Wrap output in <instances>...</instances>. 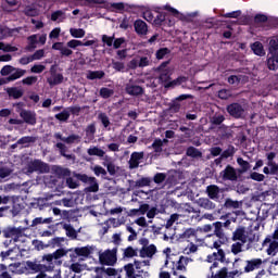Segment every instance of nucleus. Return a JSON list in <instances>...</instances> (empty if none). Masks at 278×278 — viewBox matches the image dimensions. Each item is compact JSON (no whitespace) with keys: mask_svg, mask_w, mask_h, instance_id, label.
Listing matches in <instances>:
<instances>
[{"mask_svg":"<svg viewBox=\"0 0 278 278\" xmlns=\"http://www.w3.org/2000/svg\"><path fill=\"white\" fill-rule=\"evenodd\" d=\"M206 262H208L211 265V277L212 278H233L236 275H239L240 271H227V267L222 268L220 270L214 273V268H218V264L220 262H225V251L218 250L217 252H213L210 254L206 258Z\"/></svg>","mask_w":278,"mask_h":278,"instance_id":"obj_1","label":"nucleus"},{"mask_svg":"<svg viewBox=\"0 0 278 278\" xmlns=\"http://www.w3.org/2000/svg\"><path fill=\"white\" fill-rule=\"evenodd\" d=\"M53 138H55V140H60L55 144L56 149L60 152V155H62V157H65V160H72V162H75V154L66 153V144L70 147L73 144H79V142H81V136L77 134H71L67 137H64L62 132H54Z\"/></svg>","mask_w":278,"mask_h":278,"instance_id":"obj_2","label":"nucleus"},{"mask_svg":"<svg viewBox=\"0 0 278 278\" xmlns=\"http://www.w3.org/2000/svg\"><path fill=\"white\" fill-rule=\"evenodd\" d=\"M91 45H94V41L88 40L83 42L80 40L73 39L70 40L67 45L55 42L52 45V49H54V51H60L62 58H71V55H73V50L71 49H77V47H91Z\"/></svg>","mask_w":278,"mask_h":278,"instance_id":"obj_3","label":"nucleus"},{"mask_svg":"<svg viewBox=\"0 0 278 278\" xmlns=\"http://www.w3.org/2000/svg\"><path fill=\"white\" fill-rule=\"evenodd\" d=\"M269 54L267 59V68L269 71H277L278 68V37H273L269 40Z\"/></svg>","mask_w":278,"mask_h":278,"instance_id":"obj_4","label":"nucleus"},{"mask_svg":"<svg viewBox=\"0 0 278 278\" xmlns=\"http://www.w3.org/2000/svg\"><path fill=\"white\" fill-rule=\"evenodd\" d=\"M66 253H68V251L61 248V249H58L52 254L45 255L43 262H47V264H48L47 270H53V268H55V265L60 266V264H62V261H60V260H62V257H64V255H66Z\"/></svg>","mask_w":278,"mask_h":278,"instance_id":"obj_5","label":"nucleus"},{"mask_svg":"<svg viewBox=\"0 0 278 278\" xmlns=\"http://www.w3.org/2000/svg\"><path fill=\"white\" fill-rule=\"evenodd\" d=\"M159 79L161 84H164L165 88H175V86H181V84H186V81H188V78L185 76H179L170 81V72L168 70H163Z\"/></svg>","mask_w":278,"mask_h":278,"instance_id":"obj_6","label":"nucleus"},{"mask_svg":"<svg viewBox=\"0 0 278 278\" xmlns=\"http://www.w3.org/2000/svg\"><path fill=\"white\" fill-rule=\"evenodd\" d=\"M226 111L232 118H244V116H247V104L232 102L227 105Z\"/></svg>","mask_w":278,"mask_h":278,"instance_id":"obj_7","label":"nucleus"},{"mask_svg":"<svg viewBox=\"0 0 278 278\" xmlns=\"http://www.w3.org/2000/svg\"><path fill=\"white\" fill-rule=\"evenodd\" d=\"M117 249L105 250L104 252H99V262L102 266H114L117 262L116 253Z\"/></svg>","mask_w":278,"mask_h":278,"instance_id":"obj_8","label":"nucleus"},{"mask_svg":"<svg viewBox=\"0 0 278 278\" xmlns=\"http://www.w3.org/2000/svg\"><path fill=\"white\" fill-rule=\"evenodd\" d=\"M49 170H50L49 164H47L40 160H34V161L29 162L26 167V173L28 175H31V173L45 174V173H49Z\"/></svg>","mask_w":278,"mask_h":278,"instance_id":"obj_9","label":"nucleus"},{"mask_svg":"<svg viewBox=\"0 0 278 278\" xmlns=\"http://www.w3.org/2000/svg\"><path fill=\"white\" fill-rule=\"evenodd\" d=\"M232 240H233V242H238V240H239V242H242V244H247V242H249V244L247 247V251H249V249H251V242H253V238H249L247 228H244V227H239L233 231Z\"/></svg>","mask_w":278,"mask_h":278,"instance_id":"obj_10","label":"nucleus"},{"mask_svg":"<svg viewBox=\"0 0 278 278\" xmlns=\"http://www.w3.org/2000/svg\"><path fill=\"white\" fill-rule=\"evenodd\" d=\"M78 179L79 181H83V184H87V187L85 188L86 192H99V182L96 177L79 174Z\"/></svg>","mask_w":278,"mask_h":278,"instance_id":"obj_11","label":"nucleus"},{"mask_svg":"<svg viewBox=\"0 0 278 278\" xmlns=\"http://www.w3.org/2000/svg\"><path fill=\"white\" fill-rule=\"evenodd\" d=\"M47 42V36H29L28 37V45L26 46V51H34L38 49V47H42Z\"/></svg>","mask_w":278,"mask_h":278,"instance_id":"obj_12","label":"nucleus"},{"mask_svg":"<svg viewBox=\"0 0 278 278\" xmlns=\"http://www.w3.org/2000/svg\"><path fill=\"white\" fill-rule=\"evenodd\" d=\"M153 181L157 186H160V184H164L165 181V186H167V188H173V186L176 184L175 177H167L164 173H156L153 177Z\"/></svg>","mask_w":278,"mask_h":278,"instance_id":"obj_13","label":"nucleus"},{"mask_svg":"<svg viewBox=\"0 0 278 278\" xmlns=\"http://www.w3.org/2000/svg\"><path fill=\"white\" fill-rule=\"evenodd\" d=\"M220 176L224 181H238V169L231 165H227L225 169L220 172Z\"/></svg>","mask_w":278,"mask_h":278,"instance_id":"obj_14","label":"nucleus"},{"mask_svg":"<svg viewBox=\"0 0 278 278\" xmlns=\"http://www.w3.org/2000/svg\"><path fill=\"white\" fill-rule=\"evenodd\" d=\"M94 273L96 275L93 278H103V277H117L118 276V270L112 267H94Z\"/></svg>","mask_w":278,"mask_h":278,"instance_id":"obj_15","label":"nucleus"},{"mask_svg":"<svg viewBox=\"0 0 278 278\" xmlns=\"http://www.w3.org/2000/svg\"><path fill=\"white\" fill-rule=\"evenodd\" d=\"M166 10H168L169 12H172V14L174 16H176V18H179L180 21H192V18H194L199 13L198 12H191V13H180L179 11H177V9L170 8V7H166Z\"/></svg>","mask_w":278,"mask_h":278,"instance_id":"obj_16","label":"nucleus"},{"mask_svg":"<svg viewBox=\"0 0 278 278\" xmlns=\"http://www.w3.org/2000/svg\"><path fill=\"white\" fill-rule=\"evenodd\" d=\"M125 90L130 97H141V94H144V89L140 85L131 83L126 84Z\"/></svg>","mask_w":278,"mask_h":278,"instance_id":"obj_17","label":"nucleus"},{"mask_svg":"<svg viewBox=\"0 0 278 278\" xmlns=\"http://www.w3.org/2000/svg\"><path fill=\"white\" fill-rule=\"evenodd\" d=\"M144 160V152H132L128 161L130 170L140 166V161Z\"/></svg>","mask_w":278,"mask_h":278,"instance_id":"obj_18","label":"nucleus"},{"mask_svg":"<svg viewBox=\"0 0 278 278\" xmlns=\"http://www.w3.org/2000/svg\"><path fill=\"white\" fill-rule=\"evenodd\" d=\"M20 116L21 118H23L24 123H26L27 125L34 126L37 123L36 112L34 111L22 110L20 112Z\"/></svg>","mask_w":278,"mask_h":278,"instance_id":"obj_19","label":"nucleus"},{"mask_svg":"<svg viewBox=\"0 0 278 278\" xmlns=\"http://www.w3.org/2000/svg\"><path fill=\"white\" fill-rule=\"evenodd\" d=\"M94 251H97V247L86 245L81 248H75L74 253H76L79 257H90Z\"/></svg>","mask_w":278,"mask_h":278,"instance_id":"obj_20","label":"nucleus"},{"mask_svg":"<svg viewBox=\"0 0 278 278\" xmlns=\"http://www.w3.org/2000/svg\"><path fill=\"white\" fill-rule=\"evenodd\" d=\"M255 27H261V29H268L270 25V21H268V16L265 14H256L254 17Z\"/></svg>","mask_w":278,"mask_h":278,"instance_id":"obj_21","label":"nucleus"},{"mask_svg":"<svg viewBox=\"0 0 278 278\" xmlns=\"http://www.w3.org/2000/svg\"><path fill=\"white\" fill-rule=\"evenodd\" d=\"M197 205L199 207H202V210L212 211L216 210V203L212 202V200L207 198H200L195 201Z\"/></svg>","mask_w":278,"mask_h":278,"instance_id":"obj_22","label":"nucleus"},{"mask_svg":"<svg viewBox=\"0 0 278 278\" xmlns=\"http://www.w3.org/2000/svg\"><path fill=\"white\" fill-rule=\"evenodd\" d=\"M206 194L212 201H218L220 199V188L216 185H210L206 187Z\"/></svg>","mask_w":278,"mask_h":278,"instance_id":"obj_23","label":"nucleus"},{"mask_svg":"<svg viewBox=\"0 0 278 278\" xmlns=\"http://www.w3.org/2000/svg\"><path fill=\"white\" fill-rule=\"evenodd\" d=\"M134 25L136 33L140 36H147V34H149V26L144 21L137 20Z\"/></svg>","mask_w":278,"mask_h":278,"instance_id":"obj_24","label":"nucleus"},{"mask_svg":"<svg viewBox=\"0 0 278 278\" xmlns=\"http://www.w3.org/2000/svg\"><path fill=\"white\" fill-rule=\"evenodd\" d=\"M87 153L91 157H99V160H103V157H105V151L98 146H91L87 150Z\"/></svg>","mask_w":278,"mask_h":278,"instance_id":"obj_25","label":"nucleus"},{"mask_svg":"<svg viewBox=\"0 0 278 278\" xmlns=\"http://www.w3.org/2000/svg\"><path fill=\"white\" fill-rule=\"evenodd\" d=\"M262 266V258H253L251 261H247V265L244 267V273H253V270H257Z\"/></svg>","mask_w":278,"mask_h":278,"instance_id":"obj_26","label":"nucleus"},{"mask_svg":"<svg viewBox=\"0 0 278 278\" xmlns=\"http://www.w3.org/2000/svg\"><path fill=\"white\" fill-rule=\"evenodd\" d=\"M47 81L51 88H53V86H60V84L64 81V75H62V73L52 74L47 78Z\"/></svg>","mask_w":278,"mask_h":278,"instance_id":"obj_27","label":"nucleus"},{"mask_svg":"<svg viewBox=\"0 0 278 278\" xmlns=\"http://www.w3.org/2000/svg\"><path fill=\"white\" fill-rule=\"evenodd\" d=\"M264 242H268L269 247L266 250L267 255L275 257L278 253V241L270 238H266Z\"/></svg>","mask_w":278,"mask_h":278,"instance_id":"obj_28","label":"nucleus"},{"mask_svg":"<svg viewBox=\"0 0 278 278\" xmlns=\"http://www.w3.org/2000/svg\"><path fill=\"white\" fill-rule=\"evenodd\" d=\"M237 164L240 166V168L237 169L239 175H244V173H248L251 168V163H249V161H244L242 157L237 159Z\"/></svg>","mask_w":278,"mask_h":278,"instance_id":"obj_29","label":"nucleus"},{"mask_svg":"<svg viewBox=\"0 0 278 278\" xmlns=\"http://www.w3.org/2000/svg\"><path fill=\"white\" fill-rule=\"evenodd\" d=\"M154 253H157V248L154 244H150L140 250V257H153Z\"/></svg>","mask_w":278,"mask_h":278,"instance_id":"obj_30","label":"nucleus"},{"mask_svg":"<svg viewBox=\"0 0 278 278\" xmlns=\"http://www.w3.org/2000/svg\"><path fill=\"white\" fill-rule=\"evenodd\" d=\"M87 79L90 81H94V79H103L105 77V72L99 70V71H87L86 73Z\"/></svg>","mask_w":278,"mask_h":278,"instance_id":"obj_31","label":"nucleus"},{"mask_svg":"<svg viewBox=\"0 0 278 278\" xmlns=\"http://www.w3.org/2000/svg\"><path fill=\"white\" fill-rule=\"evenodd\" d=\"M25 73H27V71L15 67L13 68L11 75L7 77V81H16V79H21V77H23Z\"/></svg>","mask_w":278,"mask_h":278,"instance_id":"obj_32","label":"nucleus"},{"mask_svg":"<svg viewBox=\"0 0 278 278\" xmlns=\"http://www.w3.org/2000/svg\"><path fill=\"white\" fill-rule=\"evenodd\" d=\"M13 170L14 169H12V164L10 163L0 165V179H8V177L12 175Z\"/></svg>","mask_w":278,"mask_h":278,"instance_id":"obj_33","label":"nucleus"},{"mask_svg":"<svg viewBox=\"0 0 278 278\" xmlns=\"http://www.w3.org/2000/svg\"><path fill=\"white\" fill-rule=\"evenodd\" d=\"M251 49L255 55H258L260 58H264L266 55V51H264V46L260 41H255L251 45Z\"/></svg>","mask_w":278,"mask_h":278,"instance_id":"obj_34","label":"nucleus"},{"mask_svg":"<svg viewBox=\"0 0 278 278\" xmlns=\"http://www.w3.org/2000/svg\"><path fill=\"white\" fill-rule=\"evenodd\" d=\"M36 142V137L31 136H25L17 140V144L22 147V149H27L30 144H34Z\"/></svg>","mask_w":278,"mask_h":278,"instance_id":"obj_35","label":"nucleus"},{"mask_svg":"<svg viewBox=\"0 0 278 278\" xmlns=\"http://www.w3.org/2000/svg\"><path fill=\"white\" fill-rule=\"evenodd\" d=\"M213 232L219 240H224L225 232H223V222L213 223Z\"/></svg>","mask_w":278,"mask_h":278,"instance_id":"obj_36","label":"nucleus"},{"mask_svg":"<svg viewBox=\"0 0 278 278\" xmlns=\"http://www.w3.org/2000/svg\"><path fill=\"white\" fill-rule=\"evenodd\" d=\"M224 205L227 210H240V207H242V202L228 198Z\"/></svg>","mask_w":278,"mask_h":278,"instance_id":"obj_37","label":"nucleus"},{"mask_svg":"<svg viewBox=\"0 0 278 278\" xmlns=\"http://www.w3.org/2000/svg\"><path fill=\"white\" fill-rule=\"evenodd\" d=\"M53 223V217H36L33 219L30 227H38V225H51Z\"/></svg>","mask_w":278,"mask_h":278,"instance_id":"obj_38","label":"nucleus"},{"mask_svg":"<svg viewBox=\"0 0 278 278\" xmlns=\"http://www.w3.org/2000/svg\"><path fill=\"white\" fill-rule=\"evenodd\" d=\"M3 237L4 238H14L21 233V230L16 227H8L4 230H2Z\"/></svg>","mask_w":278,"mask_h":278,"instance_id":"obj_39","label":"nucleus"},{"mask_svg":"<svg viewBox=\"0 0 278 278\" xmlns=\"http://www.w3.org/2000/svg\"><path fill=\"white\" fill-rule=\"evenodd\" d=\"M63 229L65 230L67 238H71L72 240L77 238V230H75L71 224H63Z\"/></svg>","mask_w":278,"mask_h":278,"instance_id":"obj_40","label":"nucleus"},{"mask_svg":"<svg viewBox=\"0 0 278 278\" xmlns=\"http://www.w3.org/2000/svg\"><path fill=\"white\" fill-rule=\"evenodd\" d=\"M52 170H54L55 175H58L59 177H71V169L66 167L54 166Z\"/></svg>","mask_w":278,"mask_h":278,"instance_id":"obj_41","label":"nucleus"},{"mask_svg":"<svg viewBox=\"0 0 278 278\" xmlns=\"http://www.w3.org/2000/svg\"><path fill=\"white\" fill-rule=\"evenodd\" d=\"M16 34H20L18 28L10 29L7 26H0V36H16Z\"/></svg>","mask_w":278,"mask_h":278,"instance_id":"obj_42","label":"nucleus"},{"mask_svg":"<svg viewBox=\"0 0 278 278\" xmlns=\"http://www.w3.org/2000/svg\"><path fill=\"white\" fill-rule=\"evenodd\" d=\"M186 155H188V157H193V159L203 157V152L194 147H189L187 149Z\"/></svg>","mask_w":278,"mask_h":278,"instance_id":"obj_43","label":"nucleus"},{"mask_svg":"<svg viewBox=\"0 0 278 278\" xmlns=\"http://www.w3.org/2000/svg\"><path fill=\"white\" fill-rule=\"evenodd\" d=\"M98 119L100 121V123L103 125L104 129H108V131H110V125L112 124L110 122V117L108 116V114L105 113H99L98 114Z\"/></svg>","mask_w":278,"mask_h":278,"instance_id":"obj_44","label":"nucleus"},{"mask_svg":"<svg viewBox=\"0 0 278 278\" xmlns=\"http://www.w3.org/2000/svg\"><path fill=\"white\" fill-rule=\"evenodd\" d=\"M151 177H142L135 181L136 188H147L148 186H151Z\"/></svg>","mask_w":278,"mask_h":278,"instance_id":"obj_45","label":"nucleus"},{"mask_svg":"<svg viewBox=\"0 0 278 278\" xmlns=\"http://www.w3.org/2000/svg\"><path fill=\"white\" fill-rule=\"evenodd\" d=\"M54 118H56V121H60V123H66V121L71 118V112H68V110L65 109L61 113L55 114Z\"/></svg>","mask_w":278,"mask_h":278,"instance_id":"obj_46","label":"nucleus"},{"mask_svg":"<svg viewBox=\"0 0 278 278\" xmlns=\"http://www.w3.org/2000/svg\"><path fill=\"white\" fill-rule=\"evenodd\" d=\"M164 142H168L167 139H155L152 143V149L155 151V153H162V147H164Z\"/></svg>","mask_w":278,"mask_h":278,"instance_id":"obj_47","label":"nucleus"},{"mask_svg":"<svg viewBox=\"0 0 278 278\" xmlns=\"http://www.w3.org/2000/svg\"><path fill=\"white\" fill-rule=\"evenodd\" d=\"M99 94L102 99H110V97L114 96V89L102 87L100 88Z\"/></svg>","mask_w":278,"mask_h":278,"instance_id":"obj_48","label":"nucleus"},{"mask_svg":"<svg viewBox=\"0 0 278 278\" xmlns=\"http://www.w3.org/2000/svg\"><path fill=\"white\" fill-rule=\"evenodd\" d=\"M218 99H222V101H227V99H231L233 94L231 93V90L229 89H222L217 92Z\"/></svg>","mask_w":278,"mask_h":278,"instance_id":"obj_49","label":"nucleus"},{"mask_svg":"<svg viewBox=\"0 0 278 278\" xmlns=\"http://www.w3.org/2000/svg\"><path fill=\"white\" fill-rule=\"evenodd\" d=\"M181 238H184L185 240H191V238H197V229L194 228L186 229L182 232Z\"/></svg>","mask_w":278,"mask_h":278,"instance_id":"obj_50","label":"nucleus"},{"mask_svg":"<svg viewBox=\"0 0 278 278\" xmlns=\"http://www.w3.org/2000/svg\"><path fill=\"white\" fill-rule=\"evenodd\" d=\"M9 97H13V99H21L23 97V90L12 87L8 90Z\"/></svg>","mask_w":278,"mask_h":278,"instance_id":"obj_51","label":"nucleus"},{"mask_svg":"<svg viewBox=\"0 0 278 278\" xmlns=\"http://www.w3.org/2000/svg\"><path fill=\"white\" fill-rule=\"evenodd\" d=\"M236 155V147L229 146L226 150L222 152V157L227 160L228 157H233Z\"/></svg>","mask_w":278,"mask_h":278,"instance_id":"obj_52","label":"nucleus"},{"mask_svg":"<svg viewBox=\"0 0 278 278\" xmlns=\"http://www.w3.org/2000/svg\"><path fill=\"white\" fill-rule=\"evenodd\" d=\"M91 169L93 170L96 177H105V175H108V170H105V168H103L101 165H96L91 167Z\"/></svg>","mask_w":278,"mask_h":278,"instance_id":"obj_53","label":"nucleus"},{"mask_svg":"<svg viewBox=\"0 0 278 278\" xmlns=\"http://www.w3.org/2000/svg\"><path fill=\"white\" fill-rule=\"evenodd\" d=\"M216 21L214 20V17L207 18L205 22L202 23V26L200 27V34H203V29L207 28H212L214 27Z\"/></svg>","mask_w":278,"mask_h":278,"instance_id":"obj_54","label":"nucleus"},{"mask_svg":"<svg viewBox=\"0 0 278 278\" xmlns=\"http://www.w3.org/2000/svg\"><path fill=\"white\" fill-rule=\"evenodd\" d=\"M139 63V68H146V66H149L151 64V56L147 55V56H141L138 59Z\"/></svg>","mask_w":278,"mask_h":278,"instance_id":"obj_55","label":"nucleus"},{"mask_svg":"<svg viewBox=\"0 0 278 278\" xmlns=\"http://www.w3.org/2000/svg\"><path fill=\"white\" fill-rule=\"evenodd\" d=\"M169 53L170 50L168 48H161L155 53L156 60H164V58H166V55H168Z\"/></svg>","mask_w":278,"mask_h":278,"instance_id":"obj_56","label":"nucleus"},{"mask_svg":"<svg viewBox=\"0 0 278 278\" xmlns=\"http://www.w3.org/2000/svg\"><path fill=\"white\" fill-rule=\"evenodd\" d=\"M243 244L244 243H242V241L232 243L231 253H233V255H238V253H242V251H244V250H242Z\"/></svg>","mask_w":278,"mask_h":278,"instance_id":"obj_57","label":"nucleus"},{"mask_svg":"<svg viewBox=\"0 0 278 278\" xmlns=\"http://www.w3.org/2000/svg\"><path fill=\"white\" fill-rule=\"evenodd\" d=\"M211 123H212V125H223V123H225V115H223V114L214 115L211 118Z\"/></svg>","mask_w":278,"mask_h":278,"instance_id":"obj_58","label":"nucleus"},{"mask_svg":"<svg viewBox=\"0 0 278 278\" xmlns=\"http://www.w3.org/2000/svg\"><path fill=\"white\" fill-rule=\"evenodd\" d=\"M14 68L15 67L12 65H4L0 71V75H2V77H8V75H12Z\"/></svg>","mask_w":278,"mask_h":278,"instance_id":"obj_59","label":"nucleus"},{"mask_svg":"<svg viewBox=\"0 0 278 278\" xmlns=\"http://www.w3.org/2000/svg\"><path fill=\"white\" fill-rule=\"evenodd\" d=\"M138 255V250L128 247L124 250V257H137Z\"/></svg>","mask_w":278,"mask_h":278,"instance_id":"obj_60","label":"nucleus"},{"mask_svg":"<svg viewBox=\"0 0 278 278\" xmlns=\"http://www.w3.org/2000/svg\"><path fill=\"white\" fill-rule=\"evenodd\" d=\"M64 18H66V16L64 15V12H62V11H56V12L52 13V15H51V21H58V23H62V21H64Z\"/></svg>","mask_w":278,"mask_h":278,"instance_id":"obj_61","label":"nucleus"},{"mask_svg":"<svg viewBox=\"0 0 278 278\" xmlns=\"http://www.w3.org/2000/svg\"><path fill=\"white\" fill-rule=\"evenodd\" d=\"M36 81H38V76H28V77L22 79V84L24 86H34V84H36Z\"/></svg>","mask_w":278,"mask_h":278,"instance_id":"obj_62","label":"nucleus"},{"mask_svg":"<svg viewBox=\"0 0 278 278\" xmlns=\"http://www.w3.org/2000/svg\"><path fill=\"white\" fill-rule=\"evenodd\" d=\"M62 242H64V238L55 237L49 241V245L55 249V247H62Z\"/></svg>","mask_w":278,"mask_h":278,"instance_id":"obj_63","label":"nucleus"},{"mask_svg":"<svg viewBox=\"0 0 278 278\" xmlns=\"http://www.w3.org/2000/svg\"><path fill=\"white\" fill-rule=\"evenodd\" d=\"M47 68V66L42 64H35L30 67V73H35L39 75L40 73H43V71Z\"/></svg>","mask_w":278,"mask_h":278,"instance_id":"obj_64","label":"nucleus"}]
</instances>
